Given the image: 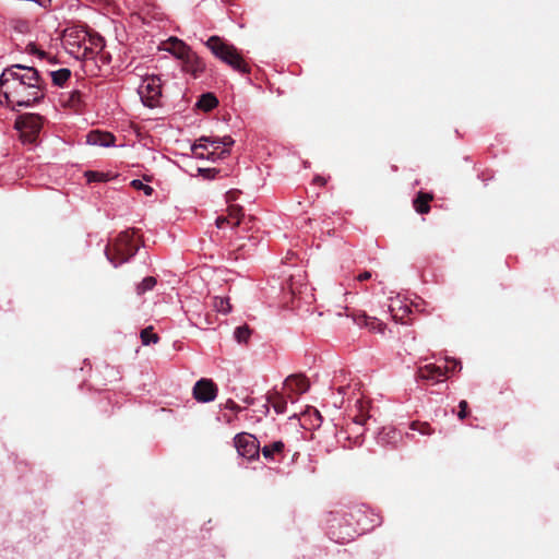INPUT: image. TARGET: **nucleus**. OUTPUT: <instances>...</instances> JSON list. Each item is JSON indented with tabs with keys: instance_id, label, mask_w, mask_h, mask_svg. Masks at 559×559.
I'll list each match as a JSON object with an SVG mask.
<instances>
[{
	"instance_id": "obj_1",
	"label": "nucleus",
	"mask_w": 559,
	"mask_h": 559,
	"mask_svg": "<svg viewBox=\"0 0 559 559\" xmlns=\"http://www.w3.org/2000/svg\"><path fill=\"white\" fill-rule=\"evenodd\" d=\"M45 90L44 80L33 67L12 64L0 75V98L12 107H31L39 103L45 97Z\"/></svg>"
},
{
	"instance_id": "obj_2",
	"label": "nucleus",
	"mask_w": 559,
	"mask_h": 559,
	"mask_svg": "<svg viewBox=\"0 0 559 559\" xmlns=\"http://www.w3.org/2000/svg\"><path fill=\"white\" fill-rule=\"evenodd\" d=\"M205 45L216 58L230 66L234 70L241 73H250L249 64L234 45L226 43L219 36H211Z\"/></svg>"
},
{
	"instance_id": "obj_3",
	"label": "nucleus",
	"mask_w": 559,
	"mask_h": 559,
	"mask_svg": "<svg viewBox=\"0 0 559 559\" xmlns=\"http://www.w3.org/2000/svg\"><path fill=\"white\" fill-rule=\"evenodd\" d=\"M134 229H127L118 235L112 243L106 246L105 254L114 266L129 261L139 250L134 241Z\"/></svg>"
},
{
	"instance_id": "obj_4",
	"label": "nucleus",
	"mask_w": 559,
	"mask_h": 559,
	"mask_svg": "<svg viewBox=\"0 0 559 559\" xmlns=\"http://www.w3.org/2000/svg\"><path fill=\"white\" fill-rule=\"evenodd\" d=\"M234 144L231 136H202L199 143L192 146L193 153L201 158L215 160L216 158H225L229 155V147Z\"/></svg>"
},
{
	"instance_id": "obj_5",
	"label": "nucleus",
	"mask_w": 559,
	"mask_h": 559,
	"mask_svg": "<svg viewBox=\"0 0 559 559\" xmlns=\"http://www.w3.org/2000/svg\"><path fill=\"white\" fill-rule=\"evenodd\" d=\"M43 127V117L37 114H24L16 118L15 128L24 143L36 142Z\"/></svg>"
},
{
	"instance_id": "obj_6",
	"label": "nucleus",
	"mask_w": 559,
	"mask_h": 559,
	"mask_svg": "<svg viewBox=\"0 0 559 559\" xmlns=\"http://www.w3.org/2000/svg\"><path fill=\"white\" fill-rule=\"evenodd\" d=\"M234 445L238 454L249 461H255L260 456V442L255 436L249 432L237 433L234 438Z\"/></svg>"
},
{
	"instance_id": "obj_7",
	"label": "nucleus",
	"mask_w": 559,
	"mask_h": 559,
	"mask_svg": "<svg viewBox=\"0 0 559 559\" xmlns=\"http://www.w3.org/2000/svg\"><path fill=\"white\" fill-rule=\"evenodd\" d=\"M139 94L145 106L155 107L162 95V83L158 75H146L139 87Z\"/></svg>"
},
{
	"instance_id": "obj_8",
	"label": "nucleus",
	"mask_w": 559,
	"mask_h": 559,
	"mask_svg": "<svg viewBox=\"0 0 559 559\" xmlns=\"http://www.w3.org/2000/svg\"><path fill=\"white\" fill-rule=\"evenodd\" d=\"M217 391L213 380L202 378L193 386V397L201 403L212 402L216 399Z\"/></svg>"
},
{
	"instance_id": "obj_9",
	"label": "nucleus",
	"mask_w": 559,
	"mask_h": 559,
	"mask_svg": "<svg viewBox=\"0 0 559 559\" xmlns=\"http://www.w3.org/2000/svg\"><path fill=\"white\" fill-rule=\"evenodd\" d=\"M284 386L288 390L287 399L295 402L293 394L300 395L306 393L310 388L308 378L302 373L290 374L284 381Z\"/></svg>"
},
{
	"instance_id": "obj_10",
	"label": "nucleus",
	"mask_w": 559,
	"mask_h": 559,
	"mask_svg": "<svg viewBox=\"0 0 559 559\" xmlns=\"http://www.w3.org/2000/svg\"><path fill=\"white\" fill-rule=\"evenodd\" d=\"M286 444L282 440L273 441L260 449L263 457L269 462H281L285 457Z\"/></svg>"
},
{
	"instance_id": "obj_11",
	"label": "nucleus",
	"mask_w": 559,
	"mask_h": 559,
	"mask_svg": "<svg viewBox=\"0 0 559 559\" xmlns=\"http://www.w3.org/2000/svg\"><path fill=\"white\" fill-rule=\"evenodd\" d=\"M182 70L191 73L193 76H199L205 70V63L194 52L190 51L182 60Z\"/></svg>"
},
{
	"instance_id": "obj_12",
	"label": "nucleus",
	"mask_w": 559,
	"mask_h": 559,
	"mask_svg": "<svg viewBox=\"0 0 559 559\" xmlns=\"http://www.w3.org/2000/svg\"><path fill=\"white\" fill-rule=\"evenodd\" d=\"M417 374L418 378L432 381L433 383L443 381L445 379V371L443 368L433 364H428L420 367Z\"/></svg>"
},
{
	"instance_id": "obj_13",
	"label": "nucleus",
	"mask_w": 559,
	"mask_h": 559,
	"mask_svg": "<svg viewBox=\"0 0 559 559\" xmlns=\"http://www.w3.org/2000/svg\"><path fill=\"white\" fill-rule=\"evenodd\" d=\"M163 48L169 51L177 59L182 60L192 49L181 39L177 37H170L168 40L163 43Z\"/></svg>"
},
{
	"instance_id": "obj_14",
	"label": "nucleus",
	"mask_w": 559,
	"mask_h": 559,
	"mask_svg": "<svg viewBox=\"0 0 559 559\" xmlns=\"http://www.w3.org/2000/svg\"><path fill=\"white\" fill-rule=\"evenodd\" d=\"M115 135L110 132H104L99 130L91 131L86 135V141L91 145L108 147L115 143Z\"/></svg>"
},
{
	"instance_id": "obj_15",
	"label": "nucleus",
	"mask_w": 559,
	"mask_h": 559,
	"mask_svg": "<svg viewBox=\"0 0 559 559\" xmlns=\"http://www.w3.org/2000/svg\"><path fill=\"white\" fill-rule=\"evenodd\" d=\"M63 97L62 105L76 112L81 111L85 105L84 94L79 90H74Z\"/></svg>"
},
{
	"instance_id": "obj_16",
	"label": "nucleus",
	"mask_w": 559,
	"mask_h": 559,
	"mask_svg": "<svg viewBox=\"0 0 559 559\" xmlns=\"http://www.w3.org/2000/svg\"><path fill=\"white\" fill-rule=\"evenodd\" d=\"M433 200V194L419 191L413 200V206L419 214H428L430 212V202Z\"/></svg>"
},
{
	"instance_id": "obj_17",
	"label": "nucleus",
	"mask_w": 559,
	"mask_h": 559,
	"mask_svg": "<svg viewBox=\"0 0 559 559\" xmlns=\"http://www.w3.org/2000/svg\"><path fill=\"white\" fill-rule=\"evenodd\" d=\"M355 322L358 325H364V326L368 328L369 330L381 333V334L384 332V329H385V324L383 322H381L379 319H377L374 317H369L366 313H362V314L358 316L357 318H355Z\"/></svg>"
},
{
	"instance_id": "obj_18",
	"label": "nucleus",
	"mask_w": 559,
	"mask_h": 559,
	"mask_svg": "<svg viewBox=\"0 0 559 559\" xmlns=\"http://www.w3.org/2000/svg\"><path fill=\"white\" fill-rule=\"evenodd\" d=\"M266 401L270 403L277 414H284L287 407V399L277 391L269 392Z\"/></svg>"
},
{
	"instance_id": "obj_19",
	"label": "nucleus",
	"mask_w": 559,
	"mask_h": 559,
	"mask_svg": "<svg viewBox=\"0 0 559 559\" xmlns=\"http://www.w3.org/2000/svg\"><path fill=\"white\" fill-rule=\"evenodd\" d=\"M218 105L216 96L212 93L202 94L197 103V107L204 110L211 111Z\"/></svg>"
},
{
	"instance_id": "obj_20",
	"label": "nucleus",
	"mask_w": 559,
	"mask_h": 559,
	"mask_svg": "<svg viewBox=\"0 0 559 559\" xmlns=\"http://www.w3.org/2000/svg\"><path fill=\"white\" fill-rule=\"evenodd\" d=\"M355 407L357 409V414H355V416L353 417V421L357 425L362 426L369 418L368 404L365 403L362 400L358 399L356 401Z\"/></svg>"
},
{
	"instance_id": "obj_21",
	"label": "nucleus",
	"mask_w": 559,
	"mask_h": 559,
	"mask_svg": "<svg viewBox=\"0 0 559 559\" xmlns=\"http://www.w3.org/2000/svg\"><path fill=\"white\" fill-rule=\"evenodd\" d=\"M52 83L56 86H63L64 83L71 78V70L67 68L59 69L50 72Z\"/></svg>"
},
{
	"instance_id": "obj_22",
	"label": "nucleus",
	"mask_w": 559,
	"mask_h": 559,
	"mask_svg": "<svg viewBox=\"0 0 559 559\" xmlns=\"http://www.w3.org/2000/svg\"><path fill=\"white\" fill-rule=\"evenodd\" d=\"M229 222L233 223V227H237L241 224L243 217L242 207L239 205H230L228 207Z\"/></svg>"
},
{
	"instance_id": "obj_23",
	"label": "nucleus",
	"mask_w": 559,
	"mask_h": 559,
	"mask_svg": "<svg viewBox=\"0 0 559 559\" xmlns=\"http://www.w3.org/2000/svg\"><path fill=\"white\" fill-rule=\"evenodd\" d=\"M156 283L157 280L154 276H147L136 285L135 292L138 295H143L146 292L152 290L155 287Z\"/></svg>"
},
{
	"instance_id": "obj_24",
	"label": "nucleus",
	"mask_w": 559,
	"mask_h": 559,
	"mask_svg": "<svg viewBox=\"0 0 559 559\" xmlns=\"http://www.w3.org/2000/svg\"><path fill=\"white\" fill-rule=\"evenodd\" d=\"M213 308L221 313L227 314L231 311L229 298L214 297Z\"/></svg>"
},
{
	"instance_id": "obj_25",
	"label": "nucleus",
	"mask_w": 559,
	"mask_h": 559,
	"mask_svg": "<svg viewBox=\"0 0 559 559\" xmlns=\"http://www.w3.org/2000/svg\"><path fill=\"white\" fill-rule=\"evenodd\" d=\"M140 336L143 345L156 344L159 341V336L153 332V326L143 329Z\"/></svg>"
},
{
	"instance_id": "obj_26",
	"label": "nucleus",
	"mask_w": 559,
	"mask_h": 559,
	"mask_svg": "<svg viewBox=\"0 0 559 559\" xmlns=\"http://www.w3.org/2000/svg\"><path fill=\"white\" fill-rule=\"evenodd\" d=\"M409 428L412 430H416L418 431L419 433L421 435H425V436H430L433 433V429L432 427L430 426L429 423L427 421H418V420H415L411 424Z\"/></svg>"
},
{
	"instance_id": "obj_27",
	"label": "nucleus",
	"mask_w": 559,
	"mask_h": 559,
	"mask_svg": "<svg viewBox=\"0 0 559 559\" xmlns=\"http://www.w3.org/2000/svg\"><path fill=\"white\" fill-rule=\"evenodd\" d=\"M252 331L248 325H241L236 328L234 335L238 343H247L251 336Z\"/></svg>"
},
{
	"instance_id": "obj_28",
	"label": "nucleus",
	"mask_w": 559,
	"mask_h": 559,
	"mask_svg": "<svg viewBox=\"0 0 559 559\" xmlns=\"http://www.w3.org/2000/svg\"><path fill=\"white\" fill-rule=\"evenodd\" d=\"M85 177L87 182H103L108 180V174L99 173V171H86Z\"/></svg>"
},
{
	"instance_id": "obj_29",
	"label": "nucleus",
	"mask_w": 559,
	"mask_h": 559,
	"mask_svg": "<svg viewBox=\"0 0 559 559\" xmlns=\"http://www.w3.org/2000/svg\"><path fill=\"white\" fill-rule=\"evenodd\" d=\"M130 185L135 190H142L145 195H152L154 192V189L151 186L143 183L140 179L132 180Z\"/></svg>"
},
{
	"instance_id": "obj_30",
	"label": "nucleus",
	"mask_w": 559,
	"mask_h": 559,
	"mask_svg": "<svg viewBox=\"0 0 559 559\" xmlns=\"http://www.w3.org/2000/svg\"><path fill=\"white\" fill-rule=\"evenodd\" d=\"M459 413H457V416L461 420L465 419L467 416H468V404L465 400H462L460 403H459Z\"/></svg>"
},
{
	"instance_id": "obj_31",
	"label": "nucleus",
	"mask_w": 559,
	"mask_h": 559,
	"mask_svg": "<svg viewBox=\"0 0 559 559\" xmlns=\"http://www.w3.org/2000/svg\"><path fill=\"white\" fill-rule=\"evenodd\" d=\"M442 368L447 374L448 372H454L457 368H459V370H461L462 367H461L460 362L452 359V360H447V365Z\"/></svg>"
},
{
	"instance_id": "obj_32",
	"label": "nucleus",
	"mask_w": 559,
	"mask_h": 559,
	"mask_svg": "<svg viewBox=\"0 0 559 559\" xmlns=\"http://www.w3.org/2000/svg\"><path fill=\"white\" fill-rule=\"evenodd\" d=\"M199 173L205 178H214L218 171L215 168H199Z\"/></svg>"
},
{
	"instance_id": "obj_33",
	"label": "nucleus",
	"mask_w": 559,
	"mask_h": 559,
	"mask_svg": "<svg viewBox=\"0 0 559 559\" xmlns=\"http://www.w3.org/2000/svg\"><path fill=\"white\" fill-rule=\"evenodd\" d=\"M215 223L218 228H222L225 225H230L233 227V223L229 222V217L227 216H218Z\"/></svg>"
},
{
	"instance_id": "obj_34",
	"label": "nucleus",
	"mask_w": 559,
	"mask_h": 559,
	"mask_svg": "<svg viewBox=\"0 0 559 559\" xmlns=\"http://www.w3.org/2000/svg\"><path fill=\"white\" fill-rule=\"evenodd\" d=\"M225 408L234 411V412H240L242 408L236 404L233 400H227L225 403Z\"/></svg>"
},
{
	"instance_id": "obj_35",
	"label": "nucleus",
	"mask_w": 559,
	"mask_h": 559,
	"mask_svg": "<svg viewBox=\"0 0 559 559\" xmlns=\"http://www.w3.org/2000/svg\"><path fill=\"white\" fill-rule=\"evenodd\" d=\"M372 276L371 272L369 271H365L362 273H360L358 276H357V280L362 282V281H368L370 280Z\"/></svg>"
},
{
	"instance_id": "obj_36",
	"label": "nucleus",
	"mask_w": 559,
	"mask_h": 559,
	"mask_svg": "<svg viewBox=\"0 0 559 559\" xmlns=\"http://www.w3.org/2000/svg\"><path fill=\"white\" fill-rule=\"evenodd\" d=\"M313 183H316V185H319V186L323 187V186H325V183H326V179H325V178H323V177H321V176H316V177L313 178Z\"/></svg>"
},
{
	"instance_id": "obj_37",
	"label": "nucleus",
	"mask_w": 559,
	"mask_h": 559,
	"mask_svg": "<svg viewBox=\"0 0 559 559\" xmlns=\"http://www.w3.org/2000/svg\"><path fill=\"white\" fill-rule=\"evenodd\" d=\"M27 48H28V51H29V52H32V53H39V55H41V52H39V51L37 50V48H36V46H35L34 44H29V45L27 46Z\"/></svg>"
},
{
	"instance_id": "obj_38",
	"label": "nucleus",
	"mask_w": 559,
	"mask_h": 559,
	"mask_svg": "<svg viewBox=\"0 0 559 559\" xmlns=\"http://www.w3.org/2000/svg\"><path fill=\"white\" fill-rule=\"evenodd\" d=\"M349 386L348 385H341L338 389H337V392L341 394V395H344L346 394V391Z\"/></svg>"
},
{
	"instance_id": "obj_39",
	"label": "nucleus",
	"mask_w": 559,
	"mask_h": 559,
	"mask_svg": "<svg viewBox=\"0 0 559 559\" xmlns=\"http://www.w3.org/2000/svg\"><path fill=\"white\" fill-rule=\"evenodd\" d=\"M97 40H98V43H96L95 45L96 46L99 45L100 48H103V46H104L103 38H98Z\"/></svg>"
},
{
	"instance_id": "obj_40",
	"label": "nucleus",
	"mask_w": 559,
	"mask_h": 559,
	"mask_svg": "<svg viewBox=\"0 0 559 559\" xmlns=\"http://www.w3.org/2000/svg\"><path fill=\"white\" fill-rule=\"evenodd\" d=\"M342 404H343V399H341V400H340V402H334V405H335L336 407H341V406H342Z\"/></svg>"
},
{
	"instance_id": "obj_41",
	"label": "nucleus",
	"mask_w": 559,
	"mask_h": 559,
	"mask_svg": "<svg viewBox=\"0 0 559 559\" xmlns=\"http://www.w3.org/2000/svg\"><path fill=\"white\" fill-rule=\"evenodd\" d=\"M233 193H234V192H231V191L227 193V199H228V200H230V199H231Z\"/></svg>"
},
{
	"instance_id": "obj_42",
	"label": "nucleus",
	"mask_w": 559,
	"mask_h": 559,
	"mask_svg": "<svg viewBox=\"0 0 559 559\" xmlns=\"http://www.w3.org/2000/svg\"><path fill=\"white\" fill-rule=\"evenodd\" d=\"M392 317H393L394 320L397 321V316L396 314L392 313Z\"/></svg>"
},
{
	"instance_id": "obj_43",
	"label": "nucleus",
	"mask_w": 559,
	"mask_h": 559,
	"mask_svg": "<svg viewBox=\"0 0 559 559\" xmlns=\"http://www.w3.org/2000/svg\"><path fill=\"white\" fill-rule=\"evenodd\" d=\"M393 170H397V167L395 165L392 166Z\"/></svg>"
}]
</instances>
